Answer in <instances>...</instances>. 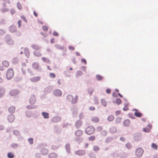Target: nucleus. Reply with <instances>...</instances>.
<instances>
[{
    "mask_svg": "<svg viewBox=\"0 0 158 158\" xmlns=\"http://www.w3.org/2000/svg\"><path fill=\"white\" fill-rule=\"evenodd\" d=\"M36 100L35 96V94H32L29 99V102L30 105H28L26 107L27 108L29 109H33L35 108V107L32 106L36 102Z\"/></svg>",
    "mask_w": 158,
    "mask_h": 158,
    "instance_id": "f257e3e1",
    "label": "nucleus"
},
{
    "mask_svg": "<svg viewBox=\"0 0 158 158\" xmlns=\"http://www.w3.org/2000/svg\"><path fill=\"white\" fill-rule=\"evenodd\" d=\"M14 73L12 68H9L6 72V77L8 79H10L12 78L14 76Z\"/></svg>",
    "mask_w": 158,
    "mask_h": 158,
    "instance_id": "f03ea898",
    "label": "nucleus"
},
{
    "mask_svg": "<svg viewBox=\"0 0 158 158\" xmlns=\"http://www.w3.org/2000/svg\"><path fill=\"white\" fill-rule=\"evenodd\" d=\"M95 131L94 128L91 126H88L85 129V133L89 135L93 134L94 132Z\"/></svg>",
    "mask_w": 158,
    "mask_h": 158,
    "instance_id": "7ed1b4c3",
    "label": "nucleus"
},
{
    "mask_svg": "<svg viewBox=\"0 0 158 158\" xmlns=\"http://www.w3.org/2000/svg\"><path fill=\"white\" fill-rule=\"evenodd\" d=\"M78 99V96H76L74 98H73L71 95H68L67 96V99L69 101L73 103H75L77 102Z\"/></svg>",
    "mask_w": 158,
    "mask_h": 158,
    "instance_id": "20e7f679",
    "label": "nucleus"
},
{
    "mask_svg": "<svg viewBox=\"0 0 158 158\" xmlns=\"http://www.w3.org/2000/svg\"><path fill=\"white\" fill-rule=\"evenodd\" d=\"M143 152V150L140 148H137L135 152V155L138 158L140 157L142 155Z\"/></svg>",
    "mask_w": 158,
    "mask_h": 158,
    "instance_id": "39448f33",
    "label": "nucleus"
},
{
    "mask_svg": "<svg viewBox=\"0 0 158 158\" xmlns=\"http://www.w3.org/2000/svg\"><path fill=\"white\" fill-rule=\"evenodd\" d=\"M83 134V131L81 130H78L76 131L75 134L76 137V140L79 141L80 139V137Z\"/></svg>",
    "mask_w": 158,
    "mask_h": 158,
    "instance_id": "423d86ee",
    "label": "nucleus"
},
{
    "mask_svg": "<svg viewBox=\"0 0 158 158\" xmlns=\"http://www.w3.org/2000/svg\"><path fill=\"white\" fill-rule=\"evenodd\" d=\"M20 93V92L17 89H13L10 91L9 93L10 95L11 96H15Z\"/></svg>",
    "mask_w": 158,
    "mask_h": 158,
    "instance_id": "0eeeda50",
    "label": "nucleus"
},
{
    "mask_svg": "<svg viewBox=\"0 0 158 158\" xmlns=\"http://www.w3.org/2000/svg\"><path fill=\"white\" fill-rule=\"evenodd\" d=\"M40 77L39 76H37L33 77L31 78L30 80L32 82H35L40 81Z\"/></svg>",
    "mask_w": 158,
    "mask_h": 158,
    "instance_id": "6e6552de",
    "label": "nucleus"
},
{
    "mask_svg": "<svg viewBox=\"0 0 158 158\" xmlns=\"http://www.w3.org/2000/svg\"><path fill=\"white\" fill-rule=\"evenodd\" d=\"M53 94L56 96H60L61 95L62 92L60 90L56 89L53 92Z\"/></svg>",
    "mask_w": 158,
    "mask_h": 158,
    "instance_id": "1a4fd4ad",
    "label": "nucleus"
},
{
    "mask_svg": "<svg viewBox=\"0 0 158 158\" xmlns=\"http://www.w3.org/2000/svg\"><path fill=\"white\" fill-rule=\"evenodd\" d=\"M99 120V118L96 116H94L91 118V121L94 123H98Z\"/></svg>",
    "mask_w": 158,
    "mask_h": 158,
    "instance_id": "9d476101",
    "label": "nucleus"
},
{
    "mask_svg": "<svg viewBox=\"0 0 158 158\" xmlns=\"http://www.w3.org/2000/svg\"><path fill=\"white\" fill-rule=\"evenodd\" d=\"M2 64L5 68H7L9 66V62L6 60L3 61L2 62Z\"/></svg>",
    "mask_w": 158,
    "mask_h": 158,
    "instance_id": "9b49d317",
    "label": "nucleus"
},
{
    "mask_svg": "<svg viewBox=\"0 0 158 158\" xmlns=\"http://www.w3.org/2000/svg\"><path fill=\"white\" fill-rule=\"evenodd\" d=\"M134 110L135 111L134 114V115L135 116L138 117H141L142 116V114L138 111L137 110L135 109Z\"/></svg>",
    "mask_w": 158,
    "mask_h": 158,
    "instance_id": "f8f14e48",
    "label": "nucleus"
},
{
    "mask_svg": "<svg viewBox=\"0 0 158 158\" xmlns=\"http://www.w3.org/2000/svg\"><path fill=\"white\" fill-rule=\"evenodd\" d=\"M82 125V121L80 120H77L75 123V126L77 128H80L81 126Z\"/></svg>",
    "mask_w": 158,
    "mask_h": 158,
    "instance_id": "ddd939ff",
    "label": "nucleus"
},
{
    "mask_svg": "<svg viewBox=\"0 0 158 158\" xmlns=\"http://www.w3.org/2000/svg\"><path fill=\"white\" fill-rule=\"evenodd\" d=\"M15 118V116L13 115H10L8 117V121L10 123L13 122Z\"/></svg>",
    "mask_w": 158,
    "mask_h": 158,
    "instance_id": "4468645a",
    "label": "nucleus"
},
{
    "mask_svg": "<svg viewBox=\"0 0 158 158\" xmlns=\"http://www.w3.org/2000/svg\"><path fill=\"white\" fill-rule=\"evenodd\" d=\"M152 126L151 125L148 124V128L145 127L143 128V130L145 132H149L150 131V130L152 128Z\"/></svg>",
    "mask_w": 158,
    "mask_h": 158,
    "instance_id": "2eb2a0df",
    "label": "nucleus"
},
{
    "mask_svg": "<svg viewBox=\"0 0 158 158\" xmlns=\"http://www.w3.org/2000/svg\"><path fill=\"white\" fill-rule=\"evenodd\" d=\"M9 30L11 32H14L17 31L16 28L15 27L11 26L10 27Z\"/></svg>",
    "mask_w": 158,
    "mask_h": 158,
    "instance_id": "dca6fc26",
    "label": "nucleus"
},
{
    "mask_svg": "<svg viewBox=\"0 0 158 158\" xmlns=\"http://www.w3.org/2000/svg\"><path fill=\"white\" fill-rule=\"evenodd\" d=\"M34 54L37 57H40L42 56V54L40 52V51L36 50H35L34 52Z\"/></svg>",
    "mask_w": 158,
    "mask_h": 158,
    "instance_id": "f3484780",
    "label": "nucleus"
},
{
    "mask_svg": "<svg viewBox=\"0 0 158 158\" xmlns=\"http://www.w3.org/2000/svg\"><path fill=\"white\" fill-rule=\"evenodd\" d=\"M5 90L4 88H0V97L3 96L4 94Z\"/></svg>",
    "mask_w": 158,
    "mask_h": 158,
    "instance_id": "a211bd4d",
    "label": "nucleus"
},
{
    "mask_svg": "<svg viewBox=\"0 0 158 158\" xmlns=\"http://www.w3.org/2000/svg\"><path fill=\"white\" fill-rule=\"evenodd\" d=\"M141 136L140 134H136L135 136V139L136 141H138L141 139Z\"/></svg>",
    "mask_w": 158,
    "mask_h": 158,
    "instance_id": "6ab92c4d",
    "label": "nucleus"
},
{
    "mask_svg": "<svg viewBox=\"0 0 158 158\" xmlns=\"http://www.w3.org/2000/svg\"><path fill=\"white\" fill-rule=\"evenodd\" d=\"M32 68L35 69H37L39 67V64L37 63H34L32 64Z\"/></svg>",
    "mask_w": 158,
    "mask_h": 158,
    "instance_id": "aec40b11",
    "label": "nucleus"
},
{
    "mask_svg": "<svg viewBox=\"0 0 158 158\" xmlns=\"http://www.w3.org/2000/svg\"><path fill=\"white\" fill-rule=\"evenodd\" d=\"M110 132L112 134L115 133L117 131V129L116 127H112L110 128Z\"/></svg>",
    "mask_w": 158,
    "mask_h": 158,
    "instance_id": "412c9836",
    "label": "nucleus"
},
{
    "mask_svg": "<svg viewBox=\"0 0 158 158\" xmlns=\"http://www.w3.org/2000/svg\"><path fill=\"white\" fill-rule=\"evenodd\" d=\"M41 152L43 155H45L48 153V150L46 148H43L41 149Z\"/></svg>",
    "mask_w": 158,
    "mask_h": 158,
    "instance_id": "4be33fe9",
    "label": "nucleus"
},
{
    "mask_svg": "<svg viewBox=\"0 0 158 158\" xmlns=\"http://www.w3.org/2000/svg\"><path fill=\"white\" fill-rule=\"evenodd\" d=\"M76 153L79 155H82L85 153V152L83 150H79L77 151Z\"/></svg>",
    "mask_w": 158,
    "mask_h": 158,
    "instance_id": "5701e85b",
    "label": "nucleus"
},
{
    "mask_svg": "<svg viewBox=\"0 0 158 158\" xmlns=\"http://www.w3.org/2000/svg\"><path fill=\"white\" fill-rule=\"evenodd\" d=\"M60 120V118L57 117H54L52 119V122L54 123H56L59 121Z\"/></svg>",
    "mask_w": 158,
    "mask_h": 158,
    "instance_id": "b1692460",
    "label": "nucleus"
},
{
    "mask_svg": "<svg viewBox=\"0 0 158 158\" xmlns=\"http://www.w3.org/2000/svg\"><path fill=\"white\" fill-rule=\"evenodd\" d=\"M42 114L44 116V117L45 118H48L49 117V114L47 112H43L42 113Z\"/></svg>",
    "mask_w": 158,
    "mask_h": 158,
    "instance_id": "393cba45",
    "label": "nucleus"
},
{
    "mask_svg": "<svg viewBox=\"0 0 158 158\" xmlns=\"http://www.w3.org/2000/svg\"><path fill=\"white\" fill-rule=\"evenodd\" d=\"M8 110L11 113H14L15 110V107L14 106H11L9 108Z\"/></svg>",
    "mask_w": 158,
    "mask_h": 158,
    "instance_id": "a878e982",
    "label": "nucleus"
},
{
    "mask_svg": "<svg viewBox=\"0 0 158 158\" xmlns=\"http://www.w3.org/2000/svg\"><path fill=\"white\" fill-rule=\"evenodd\" d=\"M42 59L44 62L45 63H50V61L46 57H43L42 58Z\"/></svg>",
    "mask_w": 158,
    "mask_h": 158,
    "instance_id": "bb28decb",
    "label": "nucleus"
},
{
    "mask_svg": "<svg viewBox=\"0 0 158 158\" xmlns=\"http://www.w3.org/2000/svg\"><path fill=\"white\" fill-rule=\"evenodd\" d=\"M130 121L129 120L127 119L125 120L123 123L124 125L125 126H128L129 125Z\"/></svg>",
    "mask_w": 158,
    "mask_h": 158,
    "instance_id": "cd10ccee",
    "label": "nucleus"
},
{
    "mask_svg": "<svg viewBox=\"0 0 158 158\" xmlns=\"http://www.w3.org/2000/svg\"><path fill=\"white\" fill-rule=\"evenodd\" d=\"M24 53L28 57L30 55V52L28 49L27 48H25L24 50Z\"/></svg>",
    "mask_w": 158,
    "mask_h": 158,
    "instance_id": "c85d7f7f",
    "label": "nucleus"
},
{
    "mask_svg": "<svg viewBox=\"0 0 158 158\" xmlns=\"http://www.w3.org/2000/svg\"><path fill=\"white\" fill-rule=\"evenodd\" d=\"M31 47L34 49L36 50L40 49V47L38 45L35 44H33L31 45Z\"/></svg>",
    "mask_w": 158,
    "mask_h": 158,
    "instance_id": "c756f323",
    "label": "nucleus"
},
{
    "mask_svg": "<svg viewBox=\"0 0 158 158\" xmlns=\"http://www.w3.org/2000/svg\"><path fill=\"white\" fill-rule=\"evenodd\" d=\"M114 118V116L112 115H109L108 118V120L109 121H112Z\"/></svg>",
    "mask_w": 158,
    "mask_h": 158,
    "instance_id": "7c9ffc66",
    "label": "nucleus"
},
{
    "mask_svg": "<svg viewBox=\"0 0 158 158\" xmlns=\"http://www.w3.org/2000/svg\"><path fill=\"white\" fill-rule=\"evenodd\" d=\"M151 147L154 150H157V145L154 143H152Z\"/></svg>",
    "mask_w": 158,
    "mask_h": 158,
    "instance_id": "2f4dec72",
    "label": "nucleus"
},
{
    "mask_svg": "<svg viewBox=\"0 0 158 158\" xmlns=\"http://www.w3.org/2000/svg\"><path fill=\"white\" fill-rule=\"evenodd\" d=\"M101 102L102 103V105H103L104 106H106L107 105V102L106 101L103 99H102L101 100Z\"/></svg>",
    "mask_w": 158,
    "mask_h": 158,
    "instance_id": "473e14b6",
    "label": "nucleus"
},
{
    "mask_svg": "<svg viewBox=\"0 0 158 158\" xmlns=\"http://www.w3.org/2000/svg\"><path fill=\"white\" fill-rule=\"evenodd\" d=\"M49 157L50 158H56V155L54 153H51L49 155Z\"/></svg>",
    "mask_w": 158,
    "mask_h": 158,
    "instance_id": "72a5a7b5",
    "label": "nucleus"
},
{
    "mask_svg": "<svg viewBox=\"0 0 158 158\" xmlns=\"http://www.w3.org/2000/svg\"><path fill=\"white\" fill-rule=\"evenodd\" d=\"M8 157L9 158H13L14 157V155L13 153L9 152L7 155Z\"/></svg>",
    "mask_w": 158,
    "mask_h": 158,
    "instance_id": "f704fd0d",
    "label": "nucleus"
},
{
    "mask_svg": "<svg viewBox=\"0 0 158 158\" xmlns=\"http://www.w3.org/2000/svg\"><path fill=\"white\" fill-rule=\"evenodd\" d=\"M94 90L92 88H89L88 89V92L89 95H91L93 93Z\"/></svg>",
    "mask_w": 158,
    "mask_h": 158,
    "instance_id": "c9c22d12",
    "label": "nucleus"
},
{
    "mask_svg": "<svg viewBox=\"0 0 158 158\" xmlns=\"http://www.w3.org/2000/svg\"><path fill=\"white\" fill-rule=\"evenodd\" d=\"M89 139V140L93 141L95 139V136L94 135H92L90 136Z\"/></svg>",
    "mask_w": 158,
    "mask_h": 158,
    "instance_id": "e433bc0d",
    "label": "nucleus"
},
{
    "mask_svg": "<svg viewBox=\"0 0 158 158\" xmlns=\"http://www.w3.org/2000/svg\"><path fill=\"white\" fill-rule=\"evenodd\" d=\"M56 47L57 48L60 49H64L63 46H62L58 44H57L56 45Z\"/></svg>",
    "mask_w": 158,
    "mask_h": 158,
    "instance_id": "4c0bfd02",
    "label": "nucleus"
},
{
    "mask_svg": "<svg viewBox=\"0 0 158 158\" xmlns=\"http://www.w3.org/2000/svg\"><path fill=\"white\" fill-rule=\"evenodd\" d=\"M17 6L18 8L20 10H21L22 9V6H21V5L19 2H18L17 3Z\"/></svg>",
    "mask_w": 158,
    "mask_h": 158,
    "instance_id": "58836bf2",
    "label": "nucleus"
},
{
    "mask_svg": "<svg viewBox=\"0 0 158 158\" xmlns=\"http://www.w3.org/2000/svg\"><path fill=\"white\" fill-rule=\"evenodd\" d=\"M116 102L117 104L119 105L121 103L122 101L120 99L117 98L116 100Z\"/></svg>",
    "mask_w": 158,
    "mask_h": 158,
    "instance_id": "ea45409f",
    "label": "nucleus"
},
{
    "mask_svg": "<svg viewBox=\"0 0 158 158\" xmlns=\"http://www.w3.org/2000/svg\"><path fill=\"white\" fill-rule=\"evenodd\" d=\"M107 132L105 130L102 131L101 132V134L102 136H106L107 134Z\"/></svg>",
    "mask_w": 158,
    "mask_h": 158,
    "instance_id": "a19ab883",
    "label": "nucleus"
},
{
    "mask_svg": "<svg viewBox=\"0 0 158 158\" xmlns=\"http://www.w3.org/2000/svg\"><path fill=\"white\" fill-rule=\"evenodd\" d=\"M96 79L98 81L101 80L102 79V77L99 75L96 76Z\"/></svg>",
    "mask_w": 158,
    "mask_h": 158,
    "instance_id": "79ce46f5",
    "label": "nucleus"
},
{
    "mask_svg": "<svg viewBox=\"0 0 158 158\" xmlns=\"http://www.w3.org/2000/svg\"><path fill=\"white\" fill-rule=\"evenodd\" d=\"M43 30L45 32H47L48 31V27L46 26H43L42 27Z\"/></svg>",
    "mask_w": 158,
    "mask_h": 158,
    "instance_id": "37998d69",
    "label": "nucleus"
},
{
    "mask_svg": "<svg viewBox=\"0 0 158 158\" xmlns=\"http://www.w3.org/2000/svg\"><path fill=\"white\" fill-rule=\"evenodd\" d=\"M28 141L31 144H32L33 143V139L32 138H31L28 139Z\"/></svg>",
    "mask_w": 158,
    "mask_h": 158,
    "instance_id": "c03bdc74",
    "label": "nucleus"
},
{
    "mask_svg": "<svg viewBox=\"0 0 158 158\" xmlns=\"http://www.w3.org/2000/svg\"><path fill=\"white\" fill-rule=\"evenodd\" d=\"M99 147L97 146H95L94 147L93 149L95 151H98L99 150Z\"/></svg>",
    "mask_w": 158,
    "mask_h": 158,
    "instance_id": "a18cd8bd",
    "label": "nucleus"
},
{
    "mask_svg": "<svg viewBox=\"0 0 158 158\" xmlns=\"http://www.w3.org/2000/svg\"><path fill=\"white\" fill-rule=\"evenodd\" d=\"M126 147L128 149H130L131 148V145L129 143H127L126 145Z\"/></svg>",
    "mask_w": 158,
    "mask_h": 158,
    "instance_id": "49530a36",
    "label": "nucleus"
},
{
    "mask_svg": "<svg viewBox=\"0 0 158 158\" xmlns=\"http://www.w3.org/2000/svg\"><path fill=\"white\" fill-rule=\"evenodd\" d=\"M65 75L68 77H70V73L68 71H65Z\"/></svg>",
    "mask_w": 158,
    "mask_h": 158,
    "instance_id": "de8ad7c7",
    "label": "nucleus"
},
{
    "mask_svg": "<svg viewBox=\"0 0 158 158\" xmlns=\"http://www.w3.org/2000/svg\"><path fill=\"white\" fill-rule=\"evenodd\" d=\"M49 75L51 77L54 78L55 77V75L54 73H50Z\"/></svg>",
    "mask_w": 158,
    "mask_h": 158,
    "instance_id": "09e8293b",
    "label": "nucleus"
},
{
    "mask_svg": "<svg viewBox=\"0 0 158 158\" xmlns=\"http://www.w3.org/2000/svg\"><path fill=\"white\" fill-rule=\"evenodd\" d=\"M69 49L72 50V51H73L75 50L74 48L72 46H69Z\"/></svg>",
    "mask_w": 158,
    "mask_h": 158,
    "instance_id": "8fccbe9b",
    "label": "nucleus"
},
{
    "mask_svg": "<svg viewBox=\"0 0 158 158\" xmlns=\"http://www.w3.org/2000/svg\"><path fill=\"white\" fill-rule=\"evenodd\" d=\"M124 110H128V107L127 105H125L124 107L123 108Z\"/></svg>",
    "mask_w": 158,
    "mask_h": 158,
    "instance_id": "3c124183",
    "label": "nucleus"
},
{
    "mask_svg": "<svg viewBox=\"0 0 158 158\" xmlns=\"http://www.w3.org/2000/svg\"><path fill=\"white\" fill-rule=\"evenodd\" d=\"M1 24H5V21L4 19H2L0 22Z\"/></svg>",
    "mask_w": 158,
    "mask_h": 158,
    "instance_id": "603ef678",
    "label": "nucleus"
},
{
    "mask_svg": "<svg viewBox=\"0 0 158 158\" xmlns=\"http://www.w3.org/2000/svg\"><path fill=\"white\" fill-rule=\"evenodd\" d=\"M2 1L4 2H6V3L10 4V1L9 0H2Z\"/></svg>",
    "mask_w": 158,
    "mask_h": 158,
    "instance_id": "864d4df0",
    "label": "nucleus"
},
{
    "mask_svg": "<svg viewBox=\"0 0 158 158\" xmlns=\"http://www.w3.org/2000/svg\"><path fill=\"white\" fill-rule=\"evenodd\" d=\"M13 133L14 134H15V135H18L19 134V131L17 130L15 131H13Z\"/></svg>",
    "mask_w": 158,
    "mask_h": 158,
    "instance_id": "5fc2aeb1",
    "label": "nucleus"
},
{
    "mask_svg": "<svg viewBox=\"0 0 158 158\" xmlns=\"http://www.w3.org/2000/svg\"><path fill=\"white\" fill-rule=\"evenodd\" d=\"M89 110H95V108L94 106H90L89 107Z\"/></svg>",
    "mask_w": 158,
    "mask_h": 158,
    "instance_id": "6e6d98bb",
    "label": "nucleus"
},
{
    "mask_svg": "<svg viewBox=\"0 0 158 158\" xmlns=\"http://www.w3.org/2000/svg\"><path fill=\"white\" fill-rule=\"evenodd\" d=\"M121 113V111L119 110L116 111L115 112V114L116 115H119Z\"/></svg>",
    "mask_w": 158,
    "mask_h": 158,
    "instance_id": "4d7b16f0",
    "label": "nucleus"
},
{
    "mask_svg": "<svg viewBox=\"0 0 158 158\" xmlns=\"http://www.w3.org/2000/svg\"><path fill=\"white\" fill-rule=\"evenodd\" d=\"M21 18L25 22H27V20L26 19L25 17L23 16H21Z\"/></svg>",
    "mask_w": 158,
    "mask_h": 158,
    "instance_id": "13d9d810",
    "label": "nucleus"
},
{
    "mask_svg": "<svg viewBox=\"0 0 158 158\" xmlns=\"http://www.w3.org/2000/svg\"><path fill=\"white\" fill-rule=\"evenodd\" d=\"M53 35L55 36H57L58 35V33H57L56 31H54L53 32Z\"/></svg>",
    "mask_w": 158,
    "mask_h": 158,
    "instance_id": "bf43d9fd",
    "label": "nucleus"
},
{
    "mask_svg": "<svg viewBox=\"0 0 158 158\" xmlns=\"http://www.w3.org/2000/svg\"><path fill=\"white\" fill-rule=\"evenodd\" d=\"M7 43L10 44H13V41L12 40H8Z\"/></svg>",
    "mask_w": 158,
    "mask_h": 158,
    "instance_id": "052dcab7",
    "label": "nucleus"
},
{
    "mask_svg": "<svg viewBox=\"0 0 158 158\" xmlns=\"http://www.w3.org/2000/svg\"><path fill=\"white\" fill-rule=\"evenodd\" d=\"M120 139L122 141H124L125 140V138L123 137H120Z\"/></svg>",
    "mask_w": 158,
    "mask_h": 158,
    "instance_id": "680f3d73",
    "label": "nucleus"
},
{
    "mask_svg": "<svg viewBox=\"0 0 158 158\" xmlns=\"http://www.w3.org/2000/svg\"><path fill=\"white\" fill-rule=\"evenodd\" d=\"M65 147L68 150L69 149L70 146L69 144L66 145L65 146Z\"/></svg>",
    "mask_w": 158,
    "mask_h": 158,
    "instance_id": "e2e57ef3",
    "label": "nucleus"
},
{
    "mask_svg": "<svg viewBox=\"0 0 158 158\" xmlns=\"http://www.w3.org/2000/svg\"><path fill=\"white\" fill-rule=\"evenodd\" d=\"M21 20H19L18 21V25H19V27H20V26L21 25Z\"/></svg>",
    "mask_w": 158,
    "mask_h": 158,
    "instance_id": "0e129e2a",
    "label": "nucleus"
},
{
    "mask_svg": "<svg viewBox=\"0 0 158 158\" xmlns=\"http://www.w3.org/2000/svg\"><path fill=\"white\" fill-rule=\"evenodd\" d=\"M15 10H14V9H12L10 11V12H11V14H14L15 13Z\"/></svg>",
    "mask_w": 158,
    "mask_h": 158,
    "instance_id": "69168bd1",
    "label": "nucleus"
},
{
    "mask_svg": "<svg viewBox=\"0 0 158 158\" xmlns=\"http://www.w3.org/2000/svg\"><path fill=\"white\" fill-rule=\"evenodd\" d=\"M81 61L82 62L84 63L85 64H86V60L84 59H81Z\"/></svg>",
    "mask_w": 158,
    "mask_h": 158,
    "instance_id": "338daca9",
    "label": "nucleus"
},
{
    "mask_svg": "<svg viewBox=\"0 0 158 158\" xmlns=\"http://www.w3.org/2000/svg\"><path fill=\"white\" fill-rule=\"evenodd\" d=\"M106 92L108 93V94H110V92H111V90L110 89H107L106 90Z\"/></svg>",
    "mask_w": 158,
    "mask_h": 158,
    "instance_id": "774afa93",
    "label": "nucleus"
}]
</instances>
